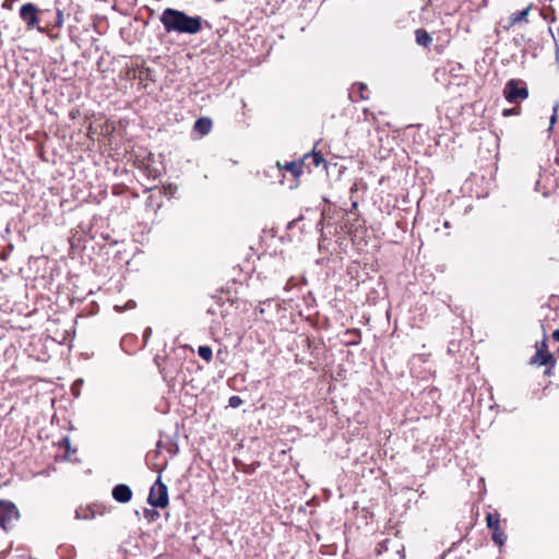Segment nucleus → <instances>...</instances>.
Returning <instances> with one entry per match:
<instances>
[{"label": "nucleus", "mask_w": 559, "mask_h": 559, "mask_svg": "<svg viewBox=\"0 0 559 559\" xmlns=\"http://www.w3.org/2000/svg\"><path fill=\"white\" fill-rule=\"evenodd\" d=\"M519 114H520V108H516V107L515 108H511V109H504L503 112H502V115L504 117H508L510 115H519Z\"/></svg>", "instance_id": "5701e85b"}, {"label": "nucleus", "mask_w": 559, "mask_h": 559, "mask_svg": "<svg viewBox=\"0 0 559 559\" xmlns=\"http://www.w3.org/2000/svg\"><path fill=\"white\" fill-rule=\"evenodd\" d=\"M361 342V331L359 329L353 328L347 329L344 332V341L345 346H357Z\"/></svg>", "instance_id": "ddd939ff"}, {"label": "nucleus", "mask_w": 559, "mask_h": 559, "mask_svg": "<svg viewBox=\"0 0 559 559\" xmlns=\"http://www.w3.org/2000/svg\"><path fill=\"white\" fill-rule=\"evenodd\" d=\"M443 225H444L445 228L450 227V223L448 221H445Z\"/></svg>", "instance_id": "7c9ffc66"}, {"label": "nucleus", "mask_w": 559, "mask_h": 559, "mask_svg": "<svg viewBox=\"0 0 559 559\" xmlns=\"http://www.w3.org/2000/svg\"><path fill=\"white\" fill-rule=\"evenodd\" d=\"M20 518V512L13 502L0 500V528L11 530Z\"/></svg>", "instance_id": "0eeeda50"}, {"label": "nucleus", "mask_w": 559, "mask_h": 559, "mask_svg": "<svg viewBox=\"0 0 559 559\" xmlns=\"http://www.w3.org/2000/svg\"><path fill=\"white\" fill-rule=\"evenodd\" d=\"M502 522L506 523V520H501L498 511L486 514V525L491 532V539L499 547H502L507 539Z\"/></svg>", "instance_id": "20e7f679"}, {"label": "nucleus", "mask_w": 559, "mask_h": 559, "mask_svg": "<svg viewBox=\"0 0 559 559\" xmlns=\"http://www.w3.org/2000/svg\"><path fill=\"white\" fill-rule=\"evenodd\" d=\"M159 21L166 33L195 35L203 28L204 20L200 15H189L185 11L166 8Z\"/></svg>", "instance_id": "f257e3e1"}, {"label": "nucleus", "mask_w": 559, "mask_h": 559, "mask_svg": "<svg viewBox=\"0 0 559 559\" xmlns=\"http://www.w3.org/2000/svg\"><path fill=\"white\" fill-rule=\"evenodd\" d=\"M9 254H10V252H7V251H4V250H3V251H1V252H0V260H3V261L8 260Z\"/></svg>", "instance_id": "bb28decb"}, {"label": "nucleus", "mask_w": 559, "mask_h": 559, "mask_svg": "<svg viewBox=\"0 0 559 559\" xmlns=\"http://www.w3.org/2000/svg\"><path fill=\"white\" fill-rule=\"evenodd\" d=\"M358 190V187H357V183L355 182L352 187H350V191L354 192V191H357Z\"/></svg>", "instance_id": "c85d7f7f"}, {"label": "nucleus", "mask_w": 559, "mask_h": 559, "mask_svg": "<svg viewBox=\"0 0 559 559\" xmlns=\"http://www.w3.org/2000/svg\"><path fill=\"white\" fill-rule=\"evenodd\" d=\"M533 9V3H530L526 8H524L523 10L519 11V12H515L513 14H511L509 17H508V22L506 25H503V28L506 31H509L510 28H512L514 25L516 24H520V23H528V14L531 12V10Z\"/></svg>", "instance_id": "9d476101"}, {"label": "nucleus", "mask_w": 559, "mask_h": 559, "mask_svg": "<svg viewBox=\"0 0 559 559\" xmlns=\"http://www.w3.org/2000/svg\"><path fill=\"white\" fill-rule=\"evenodd\" d=\"M556 120H557V107L554 108V114L550 118V126L555 124Z\"/></svg>", "instance_id": "a878e982"}, {"label": "nucleus", "mask_w": 559, "mask_h": 559, "mask_svg": "<svg viewBox=\"0 0 559 559\" xmlns=\"http://www.w3.org/2000/svg\"><path fill=\"white\" fill-rule=\"evenodd\" d=\"M415 35H416V43L419 46H423L425 48H429V46L432 43V37L430 36V34L425 28L416 29L415 31Z\"/></svg>", "instance_id": "dca6fc26"}, {"label": "nucleus", "mask_w": 559, "mask_h": 559, "mask_svg": "<svg viewBox=\"0 0 559 559\" xmlns=\"http://www.w3.org/2000/svg\"><path fill=\"white\" fill-rule=\"evenodd\" d=\"M385 543L386 540L378 545V547L376 548L377 555H380L383 551V549H385Z\"/></svg>", "instance_id": "393cba45"}, {"label": "nucleus", "mask_w": 559, "mask_h": 559, "mask_svg": "<svg viewBox=\"0 0 559 559\" xmlns=\"http://www.w3.org/2000/svg\"><path fill=\"white\" fill-rule=\"evenodd\" d=\"M212 126H213V122L210 118L207 117H201L199 118L195 122H194V130L201 134V135H206L211 132L212 130Z\"/></svg>", "instance_id": "4468645a"}, {"label": "nucleus", "mask_w": 559, "mask_h": 559, "mask_svg": "<svg viewBox=\"0 0 559 559\" xmlns=\"http://www.w3.org/2000/svg\"><path fill=\"white\" fill-rule=\"evenodd\" d=\"M557 353H558V355H559V346H558Z\"/></svg>", "instance_id": "2f4dec72"}, {"label": "nucleus", "mask_w": 559, "mask_h": 559, "mask_svg": "<svg viewBox=\"0 0 559 559\" xmlns=\"http://www.w3.org/2000/svg\"><path fill=\"white\" fill-rule=\"evenodd\" d=\"M535 353H547L548 350V337L546 332H544L543 340L539 342H536L535 344Z\"/></svg>", "instance_id": "6ab92c4d"}, {"label": "nucleus", "mask_w": 559, "mask_h": 559, "mask_svg": "<svg viewBox=\"0 0 559 559\" xmlns=\"http://www.w3.org/2000/svg\"><path fill=\"white\" fill-rule=\"evenodd\" d=\"M40 11L34 3H25L20 9V17L25 23L27 29L36 28L40 33H47L49 27H60L63 23L62 12L57 9L56 21L53 24H47L46 26L39 25V13H46Z\"/></svg>", "instance_id": "f03ea898"}, {"label": "nucleus", "mask_w": 559, "mask_h": 559, "mask_svg": "<svg viewBox=\"0 0 559 559\" xmlns=\"http://www.w3.org/2000/svg\"><path fill=\"white\" fill-rule=\"evenodd\" d=\"M300 160L302 163L304 170L306 169L308 173H311L313 168H318L321 165L324 167L326 166V162L321 152H317L314 150L305 154Z\"/></svg>", "instance_id": "1a4fd4ad"}, {"label": "nucleus", "mask_w": 559, "mask_h": 559, "mask_svg": "<svg viewBox=\"0 0 559 559\" xmlns=\"http://www.w3.org/2000/svg\"><path fill=\"white\" fill-rule=\"evenodd\" d=\"M277 167L290 173L296 180L304 174L302 163L300 159L294 162H285L284 164L277 162Z\"/></svg>", "instance_id": "f8f14e48"}, {"label": "nucleus", "mask_w": 559, "mask_h": 559, "mask_svg": "<svg viewBox=\"0 0 559 559\" xmlns=\"http://www.w3.org/2000/svg\"><path fill=\"white\" fill-rule=\"evenodd\" d=\"M198 355L204 359L206 362H210L213 358L212 348L207 345H201L198 348Z\"/></svg>", "instance_id": "a211bd4d"}, {"label": "nucleus", "mask_w": 559, "mask_h": 559, "mask_svg": "<svg viewBox=\"0 0 559 559\" xmlns=\"http://www.w3.org/2000/svg\"><path fill=\"white\" fill-rule=\"evenodd\" d=\"M147 502L153 507V508H166L169 503V499H168V488L166 486V484H164L160 479V477H158L156 479V481L154 483V485L151 487V490H150V493H148V497H147Z\"/></svg>", "instance_id": "423d86ee"}, {"label": "nucleus", "mask_w": 559, "mask_h": 559, "mask_svg": "<svg viewBox=\"0 0 559 559\" xmlns=\"http://www.w3.org/2000/svg\"><path fill=\"white\" fill-rule=\"evenodd\" d=\"M112 497L118 502L127 503L132 498V490L128 485L119 484L114 487Z\"/></svg>", "instance_id": "9b49d317"}, {"label": "nucleus", "mask_w": 559, "mask_h": 559, "mask_svg": "<svg viewBox=\"0 0 559 559\" xmlns=\"http://www.w3.org/2000/svg\"><path fill=\"white\" fill-rule=\"evenodd\" d=\"M551 336L556 342H559V329L555 330Z\"/></svg>", "instance_id": "cd10ccee"}, {"label": "nucleus", "mask_w": 559, "mask_h": 559, "mask_svg": "<svg viewBox=\"0 0 559 559\" xmlns=\"http://www.w3.org/2000/svg\"><path fill=\"white\" fill-rule=\"evenodd\" d=\"M136 79L140 81L141 84H143L144 87L147 86V81H153L152 79V70L150 68H141L136 72Z\"/></svg>", "instance_id": "f3484780"}, {"label": "nucleus", "mask_w": 559, "mask_h": 559, "mask_svg": "<svg viewBox=\"0 0 559 559\" xmlns=\"http://www.w3.org/2000/svg\"><path fill=\"white\" fill-rule=\"evenodd\" d=\"M354 87L358 88V98L361 100L369 99V90L368 86L364 83H356Z\"/></svg>", "instance_id": "aec40b11"}, {"label": "nucleus", "mask_w": 559, "mask_h": 559, "mask_svg": "<svg viewBox=\"0 0 559 559\" xmlns=\"http://www.w3.org/2000/svg\"><path fill=\"white\" fill-rule=\"evenodd\" d=\"M59 448L64 450L63 457L64 460L71 461L73 459V455L76 453V449L72 448L70 438L68 436L63 437L58 442Z\"/></svg>", "instance_id": "2eb2a0df"}, {"label": "nucleus", "mask_w": 559, "mask_h": 559, "mask_svg": "<svg viewBox=\"0 0 559 559\" xmlns=\"http://www.w3.org/2000/svg\"><path fill=\"white\" fill-rule=\"evenodd\" d=\"M503 96L510 104H516L528 97V90L522 80L511 79L503 88Z\"/></svg>", "instance_id": "39448f33"}, {"label": "nucleus", "mask_w": 559, "mask_h": 559, "mask_svg": "<svg viewBox=\"0 0 559 559\" xmlns=\"http://www.w3.org/2000/svg\"><path fill=\"white\" fill-rule=\"evenodd\" d=\"M228 402H229V406H231L234 408L239 407L242 404V400L237 395H233Z\"/></svg>", "instance_id": "4be33fe9"}, {"label": "nucleus", "mask_w": 559, "mask_h": 559, "mask_svg": "<svg viewBox=\"0 0 559 559\" xmlns=\"http://www.w3.org/2000/svg\"><path fill=\"white\" fill-rule=\"evenodd\" d=\"M143 514L148 522H155L160 516L159 512L155 509H144Z\"/></svg>", "instance_id": "412c9836"}, {"label": "nucleus", "mask_w": 559, "mask_h": 559, "mask_svg": "<svg viewBox=\"0 0 559 559\" xmlns=\"http://www.w3.org/2000/svg\"><path fill=\"white\" fill-rule=\"evenodd\" d=\"M530 364L534 366H545L546 369L544 374L547 377H551L554 374V368L556 367L557 360L550 352L547 353H535L531 359Z\"/></svg>", "instance_id": "6e6552de"}, {"label": "nucleus", "mask_w": 559, "mask_h": 559, "mask_svg": "<svg viewBox=\"0 0 559 559\" xmlns=\"http://www.w3.org/2000/svg\"><path fill=\"white\" fill-rule=\"evenodd\" d=\"M352 209H353V210H356V209H357V202H353V203H352Z\"/></svg>", "instance_id": "c756f323"}, {"label": "nucleus", "mask_w": 559, "mask_h": 559, "mask_svg": "<svg viewBox=\"0 0 559 559\" xmlns=\"http://www.w3.org/2000/svg\"><path fill=\"white\" fill-rule=\"evenodd\" d=\"M127 78L130 79V80L136 79V71L134 69L128 70Z\"/></svg>", "instance_id": "b1692460"}, {"label": "nucleus", "mask_w": 559, "mask_h": 559, "mask_svg": "<svg viewBox=\"0 0 559 559\" xmlns=\"http://www.w3.org/2000/svg\"><path fill=\"white\" fill-rule=\"evenodd\" d=\"M154 362L156 364L160 374L163 376L164 380L166 381H173L177 378L180 369H181V362L180 360L173 355H168L165 357L155 356Z\"/></svg>", "instance_id": "7ed1b4c3"}]
</instances>
